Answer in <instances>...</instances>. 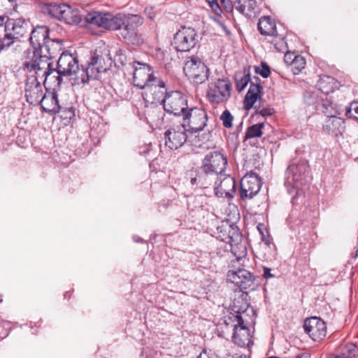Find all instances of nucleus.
I'll list each match as a JSON object with an SVG mask.
<instances>
[{"label":"nucleus","mask_w":358,"mask_h":358,"mask_svg":"<svg viewBox=\"0 0 358 358\" xmlns=\"http://www.w3.org/2000/svg\"><path fill=\"white\" fill-rule=\"evenodd\" d=\"M113 23L115 26L112 30H119L120 35L125 42L134 45H141L143 38L137 31V27L143 23L142 18L137 15H117Z\"/></svg>","instance_id":"f257e3e1"},{"label":"nucleus","mask_w":358,"mask_h":358,"mask_svg":"<svg viewBox=\"0 0 358 358\" xmlns=\"http://www.w3.org/2000/svg\"><path fill=\"white\" fill-rule=\"evenodd\" d=\"M308 171L309 166L305 160L290 164L285 172V185L300 188L307 181Z\"/></svg>","instance_id":"f03ea898"},{"label":"nucleus","mask_w":358,"mask_h":358,"mask_svg":"<svg viewBox=\"0 0 358 358\" xmlns=\"http://www.w3.org/2000/svg\"><path fill=\"white\" fill-rule=\"evenodd\" d=\"M182 126L192 133L202 131L206 126L208 116L206 110L201 108H187L182 114Z\"/></svg>","instance_id":"7ed1b4c3"},{"label":"nucleus","mask_w":358,"mask_h":358,"mask_svg":"<svg viewBox=\"0 0 358 358\" xmlns=\"http://www.w3.org/2000/svg\"><path fill=\"white\" fill-rule=\"evenodd\" d=\"M183 71L189 80L196 84L204 83L208 78V69L197 56L187 57Z\"/></svg>","instance_id":"20e7f679"},{"label":"nucleus","mask_w":358,"mask_h":358,"mask_svg":"<svg viewBox=\"0 0 358 358\" xmlns=\"http://www.w3.org/2000/svg\"><path fill=\"white\" fill-rule=\"evenodd\" d=\"M231 83L227 78H218L208 85L207 98L212 103H222L231 96Z\"/></svg>","instance_id":"39448f33"},{"label":"nucleus","mask_w":358,"mask_h":358,"mask_svg":"<svg viewBox=\"0 0 358 358\" xmlns=\"http://www.w3.org/2000/svg\"><path fill=\"white\" fill-rule=\"evenodd\" d=\"M162 104L166 112L176 116L182 115L188 108L187 96L180 91L166 93Z\"/></svg>","instance_id":"423d86ee"},{"label":"nucleus","mask_w":358,"mask_h":358,"mask_svg":"<svg viewBox=\"0 0 358 358\" xmlns=\"http://www.w3.org/2000/svg\"><path fill=\"white\" fill-rule=\"evenodd\" d=\"M143 90V98L148 103H162L165 95L168 93L165 83L157 78Z\"/></svg>","instance_id":"0eeeda50"},{"label":"nucleus","mask_w":358,"mask_h":358,"mask_svg":"<svg viewBox=\"0 0 358 358\" xmlns=\"http://www.w3.org/2000/svg\"><path fill=\"white\" fill-rule=\"evenodd\" d=\"M227 165V157L221 152L213 151L205 155L202 160L201 168L219 176L224 171Z\"/></svg>","instance_id":"6e6552de"},{"label":"nucleus","mask_w":358,"mask_h":358,"mask_svg":"<svg viewBox=\"0 0 358 358\" xmlns=\"http://www.w3.org/2000/svg\"><path fill=\"white\" fill-rule=\"evenodd\" d=\"M196 31L191 27H182L174 36V45L178 51H189L196 44Z\"/></svg>","instance_id":"1a4fd4ad"},{"label":"nucleus","mask_w":358,"mask_h":358,"mask_svg":"<svg viewBox=\"0 0 358 358\" xmlns=\"http://www.w3.org/2000/svg\"><path fill=\"white\" fill-rule=\"evenodd\" d=\"M261 180L255 173L245 174L241 180L240 196L242 199L253 198L260 190Z\"/></svg>","instance_id":"9d476101"},{"label":"nucleus","mask_w":358,"mask_h":358,"mask_svg":"<svg viewBox=\"0 0 358 358\" xmlns=\"http://www.w3.org/2000/svg\"><path fill=\"white\" fill-rule=\"evenodd\" d=\"M23 65L30 73L34 71V74L29 76L37 77L38 80L41 82L43 81L50 66V64L44 57L36 52L31 59L26 60Z\"/></svg>","instance_id":"9b49d317"},{"label":"nucleus","mask_w":358,"mask_h":358,"mask_svg":"<svg viewBox=\"0 0 358 358\" xmlns=\"http://www.w3.org/2000/svg\"><path fill=\"white\" fill-rule=\"evenodd\" d=\"M102 60L103 58L95 52L91 56L86 68L82 69L79 76L82 83L99 78V74L106 70L101 65Z\"/></svg>","instance_id":"f8f14e48"},{"label":"nucleus","mask_w":358,"mask_h":358,"mask_svg":"<svg viewBox=\"0 0 358 358\" xmlns=\"http://www.w3.org/2000/svg\"><path fill=\"white\" fill-rule=\"evenodd\" d=\"M236 191V182L233 177L220 174L215 181V195L219 198L230 199Z\"/></svg>","instance_id":"ddd939ff"},{"label":"nucleus","mask_w":358,"mask_h":358,"mask_svg":"<svg viewBox=\"0 0 358 358\" xmlns=\"http://www.w3.org/2000/svg\"><path fill=\"white\" fill-rule=\"evenodd\" d=\"M134 85L140 89H143L156 78L152 68L140 62H134Z\"/></svg>","instance_id":"4468645a"},{"label":"nucleus","mask_w":358,"mask_h":358,"mask_svg":"<svg viewBox=\"0 0 358 358\" xmlns=\"http://www.w3.org/2000/svg\"><path fill=\"white\" fill-rule=\"evenodd\" d=\"M25 98L27 101L34 106L39 105L40 100L44 94L43 85L37 77L27 76L25 88Z\"/></svg>","instance_id":"2eb2a0df"},{"label":"nucleus","mask_w":358,"mask_h":358,"mask_svg":"<svg viewBox=\"0 0 358 358\" xmlns=\"http://www.w3.org/2000/svg\"><path fill=\"white\" fill-rule=\"evenodd\" d=\"M303 329L305 332L315 341H322L327 334L326 323L317 317L305 320Z\"/></svg>","instance_id":"dca6fc26"},{"label":"nucleus","mask_w":358,"mask_h":358,"mask_svg":"<svg viewBox=\"0 0 358 358\" xmlns=\"http://www.w3.org/2000/svg\"><path fill=\"white\" fill-rule=\"evenodd\" d=\"M115 17V15L109 13L92 11L85 15L84 20L87 24L112 30L115 26V23H113Z\"/></svg>","instance_id":"f3484780"},{"label":"nucleus","mask_w":358,"mask_h":358,"mask_svg":"<svg viewBox=\"0 0 358 358\" xmlns=\"http://www.w3.org/2000/svg\"><path fill=\"white\" fill-rule=\"evenodd\" d=\"M29 30V22L24 18L8 19L5 25V32L11 35L15 41H20Z\"/></svg>","instance_id":"a211bd4d"},{"label":"nucleus","mask_w":358,"mask_h":358,"mask_svg":"<svg viewBox=\"0 0 358 358\" xmlns=\"http://www.w3.org/2000/svg\"><path fill=\"white\" fill-rule=\"evenodd\" d=\"M227 280L241 289H247L252 285L255 276L248 270L238 268L236 271H229L227 273Z\"/></svg>","instance_id":"6ab92c4d"},{"label":"nucleus","mask_w":358,"mask_h":358,"mask_svg":"<svg viewBox=\"0 0 358 358\" xmlns=\"http://www.w3.org/2000/svg\"><path fill=\"white\" fill-rule=\"evenodd\" d=\"M185 131L187 129L182 125L167 130L164 134L165 145L171 150L181 147L187 140Z\"/></svg>","instance_id":"aec40b11"},{"label":"nucleus","mask_w":358,"mask_h":358,"mask_svg":"<svg viewBox=\"0 0 358 358\" xmlns=\"http://www.w3.org/2000/svg\"><path fill=\"white\" fill-rule=\"evenodd\" d=\"M57 68L60 75L68 76L74 74L79 69L78 59L73 55L64 52L57 62Z\"/></svg>","instance_id":"412c9836"},{"label":"nucleus","mask_w":358,"mask_h":358,"mask_svg":"<svg viewBox=\"0 0 358 358\" xmlns=\"http://www.w3.org/2000/svg\"><path fill=\"white\" fill-rule=\"evenodd\" d=\"M49 28L46 26H38L31 31L29 41L34 48L33 55L35 52L39 54V50L49 38Z\"/></svg>","instance_id":"4be33fe9"},{"label":"nucleus","mask_w":358,"mask_h":358,"mask_svg":"<svg viewBox=\"0 0 358 358\" xmlns=\"http://www.w3.org/2000/svg\"><path fill=\"white\" fill-rule=\"evenodd\" d=\"M255 81H251L249 90L245 96L243 104L245 109L248 110L262 99V87L260 85V79L254 76Z\"/></svg>","instance_id":"5701e85b"},{"label":"nucleus","mask_w":358,"mask_h":358,"mask_svg":"<svg viewBox=\"0 0 358 358\" xmlns=\"http://www.w3.org/2000/svg\"><path fill=\"white\" fill-rule=\"evenodd\" d=\"M46 92L44 93L40 100L39 104L43 110L50 113H58L61 110L57 94L53 92H48L45 88Z\"/></svg>","instance_id":"b1692460"},{"label":"nucleus","mask_w":358,"mask_h":358,"mask_svg":"<svg viewBox=\"0 0 358 358\" xmlns=\"http://www.w3.org/2000/svg\"><path fill=\"white\" fill-rule=\"evenodd\" d=\"M233 342L240 347H249L252 345V336L248 327L234 325Z\"/></svg>","instance_id":"393cba45"},{"label":"nucleus","mask_w":358,"mask_h":358,"mask_svg":"<svg viewBox=\"0 0 358 358\" xmlns=\"http://www.w3.org/2000/svg\"><path fill=\"white\" fill-rule=\"evenodd\" d=\"M245 307H240L235 310L234 315L236 323L234 325L248 326L254 323L255 310L252 306L245 304Z\"/></svg>","instance_id":"a878e982"},{"label":"nucleus","mask_w":358,"mask_h":358,"mask_svg":"<svg viewBox=\"0 0 358 358\" xmlns=\"http://www.w3.org/2000/svg\"><path fill=\"white\" fill-rule=\"evenodd\" d=\"M62 41L58 38H50V37L39 50V55L45 59L54 58L57 55L62 48Z\"/></svg>","instance_id":"bb28decb"},{"label":"nucleus","mask_w":358,"mask_h":358,"mask_svg":"<svg viewBox=\"0 0 358 358\" xmlns=\"http://www.w3.org/2000/svg\"><path fill=\"white\" fill-rule=\"evenodd\" d=\"M235 8L248 18L255 17L259 10L255 0H237L234 2Z\"/></svg>","instance_id":"cd10ccee"},{"label":"nucleus","mask_w":358,"mask_h":358,"mask_svg":"<svg viewBox=\"0 0 358 358\" xmlns=\"http://www.w3.org/2000/svg\"><path fill=\"white\" fill-rule=\"evenodd\" d=\"M194 177L191 178L190 182L192 185H196L201 188H206L215 182L217 178V174L206 171L201 167Z\"/></svg>","instance_id":"c85d7f7f"},{"label":"nucleus","mask_w":358,"mask_h":358,"mask_svg":"<svg viewBox=\"0 0 358 358\" xmlns=\"http://www.w3.org/2000/svg\"><path fill=\"white\" fill-rule=\"evenodd\" d=\"M323 128L329 134L338 136L342 134L345 130V121L336 115H327Z\"/></svg>","instance_id":"c756f323"},{"label":"nucleus","mask_w":358,"mask_h":358,"mask_svg":"<svg viewBox=\"0 0 358 358\" xmlns=\"http://www.w3.org/2000/svg\"><path fill=\"white\" fill-rule=\"evenodd\" d=\"M229 239L231 253L236 257L237 261L241 260L247 255V248L245 242L242 240L241 236L236 234L235 238L232 236H228Z\"/></svg>","instance_id":"7c9ffc66"},{"label":"nucleus","mask_w":358,"mask_h":358,"mask_svg":"<svg viewBox=\"0 0 358 358\" xmlns=\"http://www.w3.org/2000/svg\"><path fill=\"white\" fill-rule=\"evenodd\" d=\"M258 30L265 36H275L277 30L275 22L268 16L262 17L259 20Z\"/></svg>","instance_id":"2f4dec72"},{"label":"nucleus","mask_w":358,"mask_h":358,"mask_svg":"<svg viewBox=\"0 0 358 358\" xmlns=\"http://www.w3.org/2000/svg\"><path fill=\"white\" fill-rule=\"evenodd\" d=\"M64 8V14L61 21L69 24H78L81 22L82 17L78 9L73 8L68 4Z\"/></svg>","instance_id":"473e14b6"},{"label":"nucleus","mask_w":358,"mask_h":358,"mask_svg":"<svg viewBox=\"0 0 358 358\" xmlns=\"http://www.w3.org/2000/svg\"><path fill=\"white\" fill-rule=\"evenodd\" d=\"M62 76L63 75H60V73H58L57 68L55 70L50 67L45 78L43 79V85L45 86L48 83L49 87L52 88L53 91H55L57 88H59L62 83Z\"/></svg>","instance_id":"72a5a7b5"},{"label":"nucleus","mask_w":358,"mask_h":358,"mask_svg":"<svg viewBox=\"0 0 358 358\" xmlns=\"http://www.w3.org/2000/svg\"><path fill=\"white\" fill-rule=\"evenodd\" d=\"M65 3H50L45 6V11L53 18L62 20Z\"/></svg>","instance_id":"f704fd0d"},{"label":"nucleus","mask_w":358,"mask_h":358,"mask_svg":"<svg viewBox=\"0 0 358 358\" xmlns=\"http://www.w3.org/2000/svg\"><path fill=\"white\" fill-rule=\"evenodd\" d=\"M265 125L264 122H259L249 127L245 133V140L262 136L263 134L262 129Z\"/></svg>","instance_id":"c9c22d12"},{"label":"nucleus","mask_w":358,"mask_h":358,"mask_svg":"<svg viewBox=\"0 0 358 358\" xmlns=\"http://www.w3.org/2000/svg\"><path fill=\"white\" fill-rule=\"evenodd\" d=\"M306 65V60L301 56H294L293 60L291 61L292 69L294 74H298L304 69Z\"/></svg>","instance_id":"e433bc0d"},{"label":"nucleus","mask_w":358,"mask_h":358,"mask_svg":"<svg viewBox=\"0 0 358 358\" xmlns=\"http://www.w3.org/2000/svg\"><path fill=\"white\" fill-rule=\"evenodd\" d=\"M15 42L11 35L8 34L7 32H4L3 36L0 37V53L7 50Z\"/></svg>","instance_id":"4c0bfd02"},{"label":"nucleus","mask_w":358,"mask_h":358,"mask_svg":"<svg viewBox=\"0 0 358 358\" xmlns=\"http://www.w3.org/2000/svg\"><path fill=\"white\" fill-rule=\"evenodd\" d=\"M358 352V348L354 344L346 345L342 350L341 357L343 358H354Z\"/></svg>","instance_id":"58836bf2"},{"label":"nucleus","mask_w":358,"mask_h":358,"mask_svg":"<svg viewBox=\"0 0 358 358\" xmlns=\"http://www.w3.org/2000/svg\"><path fill=\"white\" fill-rule=\"evenodd\" d=\"M251 81H255L254 77L252 78L250 73L245 74L240 78H236V86L238 91L244 90L248 83H251Z\"/></svg>","instance_id":"ea45409f"},{"label":"nucleus","mask_w":358,"mask_h":358,"mask_svg":"<svg viewBox=\"0 0 358 358\" xmlns=\"http://www.w3.org/2000/svg\"><path fill=\"white\" fill-rule=\"evenodd\" d=\"M220 120L222 121L223 126L225 128H231L232 127L234 117L228 110L222 112Z\"/></svg>","instance_id":"a19ab883"},{"label":"nucleus","mask_w":358,"mask_h":358,"mask_svg":"<svg viewBox=\"0 0 358 358\" xmlns=\"http://www.w3.org/2000/svg\"><path fill=\"white\" fill-rule=\"evenodd\" d=\"M15 0H0V13H6L15 6Z\"/></svg>","instance_id":"79ce46f5"},{"label":"nucleus","mask_w":358,"mask_h":358,"mask_svg":"<svg viewBox=\"0 0 358 358\" xmlns=\"http://www.w3.org/2000/svg\"><path fill=\"white\" fill-rule=\"evenodd\" d=\"M254 69L256 74H259L264 78H268L271 73L268 66L265 63H262L259 66H254Z\"/></svg>","instance_id":"37998d69"},{"label":"nucleus","mask_w":358,"mask_h":358,"mask_svg":"<svg viewBox=\"0 0 358 358\" xmlns=\"http://www.w3.org/2000/svg\"><path fill=\"white\" fill-rule=\"evenodd\" d=\"M346 114L350 117L358 120V101H353L346 110Z\"/></svg>","instance_id":"c03bdc74"},{"label":"nucleus","mask_w":358,"mask_h":358,"mask_svg":"<svg viewBox=\"0 0 358 358\" xmlns=\"http://www.w3.org/2000/svg\"><path fill=\"white\" fill-rule=\"evenodd\" d=\"M255 108H257V114L264 117L271 116L274 113L273 108H260V106H255Z\"/></svg>","instance_id":"a18cd8bd"},{"label":"nucleus","mask_w":358,"mask_h":358,"mask_svg":"<svg viewBox=\"0 0 358 358\" xmlns=\"http://www.w3.org/2000/svg\"><path fill=\"white\" fill-rule=\"evenodd\" d=\"M144 13L148 19L153 20L155 17L157 10L154 6H147Z\"/></svg>","instance_id":"49530a36"},{"label":"nucleus","mask_w":358,"mask_h":358,"mask_svg":"<svg viewBox=\"0 0 358 358\" xmlns=\"http://www.w3.org/2000/svg\"><path fill=\"white\" fill-rule=\"evenodd\" d=\"M197 358H218V357L212 351L204 349Z\"/></svg>","instance_id":"de8ad7c7"},{"label":"nucleus","mask_w":358,"mask_h":358,"mask_svg":"<svg viewBox=\"0 0 358 358\" xmlns=\"http://www.w3.org/2000/svg\"><path fill=\"white\" fill-rule=\"evenodd\" d=\"M334 81V79L331 77H329V76H324L322 78H320V88L324 90L322 88V84L324 83H333Z\"/></svg>","instance_id":"09e8293b"},{"label":"nucleus","mask_w":358,"mask_h":358,"mask_svg":"<svg viewBox=\"0 0 358 358\" xmlns=\"http://www.w3.org/2000/svg\"><path fill=\"white\" fill-rule=\"evenodd\" d=\"M209 4L211 7V8L215 12L217 13L218 10H220V7L219 4L217 3L216 0H212L211 1H209Z\"/></svg>","instance_id":"8fccbe9b"},{"label":"nucleus","mask_w":358,"mask_h":358,"mask_svg":"<svg viewBox=\"0 0 358 358\" xmlns=\"http://www.w3.org/2000/svg\"><path fill=\"white\" fill-rule=\"evenodd\" d=\"M294 56H296V55L294 53L287 52L285 55V58H284L285 62L291 65V61L293 60V59L294 58Z\"/></svg>","instance_id":"3c124183"},{"label":"nucleus","mask_w":358,"mask_h":358,"mask_svg":"<svg viewBox=\"0 0 358 358\" xmlns=\"http://www.w3.org/2000/svg\"><path fill=\"white\" fill-rule=\"evenodd\" d=\"M6 16L3 15H0V31H4L5 32V25L6 21Z\"/></svg>","instance_id":"603ef678"},{"label":"nucleus","mask_w":358,"mask_h":358,"mask_svg":"<svg viewBox=\"0 0 358 358\" xmlns=\"http://www.w3.org/2000/svg\"><path fill=\"white\" fill-rule=\"evenodd\" d=\"M263 275L266 279L271 278L274 277V275H273L271 273V268H267V267H264V274H263Z\"/></svg>","instance_id":"864d4df0"},{"label":"nucleus","mask_w":358,"mask_h":358,"mask_svg":"<svg viewBox=\"0 0 358 358\" xmlns=\"http://www.w3.org/2000/svg\"><path fill=\"white\" fill-rule=\"evenodd\" d=\"M257 228H258V230L259 231V232H260V234L262 235V241H264L266 245H269L270 244L269 237H266L265 236L264 232L260 229V225H259L257 227Z\"/></svg>","instance_id":"5fc2aeb1"},{"label":"nucleus","mask_w":358,"mask_h":358,"mask_svg":"<svg viewBox=\"0 0 358 358\" xmlns=\"http://www.w3.org/2000/svg\"><path fill=\"white\" fill-rule=\"evenodd\" d=\"M206 199L207 198L205 196L201 195L196 198V202L203 203Z\"/></svg>","instance_id":"6e6d98bb"},{"label":"nucleus","mask_w":358,"mask_h":358,"mask_svg":"<svg viewBox=\"0 0 358 358\" xmlns=\"http://www.w3.org/2000/svg\"><path fill=\"white\" fill-rule=\"evenodd\" d=\"M310 356L308 353H302L300 355H298L296 358H310Z\"/></svg>","instance_id":"4d7b16f0"},{"label":"nucleus","mask_w":358,"mask_h":358,"mask_svg":"<svg viewBox=\"0 0 358 358\" xmlns=\"http://www.w3.org/2000/svg\"><path fill=\"white\" fill-rule=\"evenodd\" d=\"M134 241H136V242H143V239L141 238H139V237H137V236H134Z\"/></svg>","instance_id":"13d9d810"},{"label":"nucleus","mask_w":358,"mask_h":358,"mask_svg":"<svg viewBox=\"0 0 358 358\" xmlns=\"http://www.w3.org/2000/svg\"><path fill=\"white\" fill-rule=\"evenodd\" d=\"M69 115L68 117L71 119V117L74 115L73 111L71 109H69Z\"/></svg>","instance_id":"bf43d9fd"},{"label":"nucleus","mask_w":358,"mask_h":358,"mask_svg":"<svg viewBox=\"0 0 358 358\" xmlns=\"http://www.w3.org/2000/svg\"><path fill=\"white\" fill-rule=\"evenodd\" d=\"M314 99H315V97L313 98L312 101H307L308 103V104L314 103Z\"/></svg>","instance_id":"052dcab7"},{"label":"nucleus","mask_w":358,"mask_h":358,"mask_svg":"<svg viewBox=\"0 0 358 358\" xmlns=\"http://www.w3.org/2000/svg\"><path fill=\"white\" fill-rule=\"evenodd\" d=\"M200 207L201 208V209L208 210V209H207V208H206L204 207V206H203V205H201Z\"/></svg>","instance_id":"680f3d73"},{"label":"nucleus","mask_w":358,"mask_h":358,"mask_svg":"<svg viewBox=\"0 0 358 358\" xmlns=\"http://www.w3.org/2000/svg\"><path fill=\"white\" fill-rule=\"evenodd\" d=\"M355 256H356V257H358V248H357V250H356Z\"/></svg>","instance_id":"e2e57ef3"},{"label":"nucleus","mask_w":358,"mask_h":358,"mask_svg":"<svg viewBox=\"0 0 358 358\" xmlns=\"http://www.w3.org/2000/svg\"><path fill=\"white\" fill-rule=\"evenodd\" d=\"M324 92L327 94V93H329V90H326V91H324Z\"/></svg>","instance_id":"0e129e2a"}]
</instances>
